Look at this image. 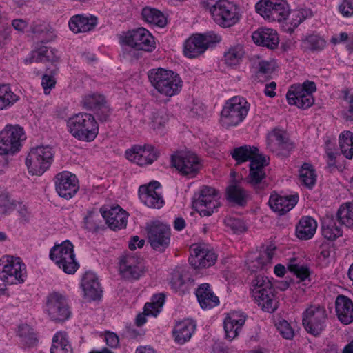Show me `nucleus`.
Returning a JSON list of instances; mask_svg holds the SVG:
<instances>
[{
    "instance_id": "28",
    "label": "nucleus",
    "mask_w": 353,
    "mask_h": 353,
    "mask_svg": "<svg viewBox=\"0 0 353 353\" xmlns=\"http://www.w3.org/2000/svg\"><path fill=\"white\" fill-rule=\"evenodd\" d=\"M81 287L83 296L88 301L96 300L101 296V289L95 273L88 271L82 276Z\"/></svg>"
},
{
    "instance_id": "52",
    "label": "nucleus",
    "mask_w": 353,
    "mask_h": 353,
    "mask_svg": "<svg viewBox=\"0 0 353 353\" xmlns=\"http://www.w3.org/2000/svg\"><path fill=\"white\" fill-rule=\"evenodd\" d=\"M227 194L230 200L241 204L246 199V192L237 185H231L227 190Z\"/></svg>"
},
{
    "instance_id": "47",
    "label": "nucleus",
    "mask_w": 353,
    "mask_h": 353,
    "mask_svg": "<svg viewBox=\"0 0 353 353\" xmlns=\"http://www.w3.org/2000/svg\"><path fill=\"white\" fill-rule=\"evenodd\" d=\"M325 41L318 35L312 34L305 37L301 42V48L305 51H315L323 49Z\"/></svg>"
},
{
    "instance_id": "43",
    "label": "nucleus",
    "mask_w": 353,
    "mask_h": 353,
    "mask_svg": "<svg viewBox=\"0 0 353 353\" xmlns=\"http://www.w3.org/2000/svg\"><path fill=\"white\" fill-rule=\"evenodd\" d=\"M81 103L88 110H96L103 107L105 98L98 93H88L83 96Z\"/></svg>"
},
{
    "instance_id": "27",
    "label": "nucleus",
    "mask_w": 353,
    "mask_h": 353,
    "mask_svg": "<svg viewBox=\"0 0 353 353\" xmlns=\"http://www.w3.org/2000/svg\"><path fill=\"white\" fill-rule=\"evenodd\" d=\"M297 194L292 195H281L276 192L272 193L269 198L270 208L279 214H283L291 210L297 203Z\"/></svg>"
},
{
    "instance_id": "10",
    "label": "nucleus",
    "mask_w": 353,
    "mask_h": 353,
    "mask_svg": "<svg viewBox=\"0 0 353 353\" xmlns=\"http://www.w3.org/2000/svg\"><path fill=\"white\" fill-rule=\"evenodd\" d=\"M249 108L250 105L243 97L235 96L228 99L221 114L222 125L231 127L239 125L247 116Z\"/></svg>"
},
{
    "instance_id": "57",
    "label": "nucleus",
    "mask_w": 353,
    "mask_h": 353,
    "mask_svg": "<svg viewBox=\"0 0 353 353\" xmlns=\"http://www.w3.org/2000/svg\"><path fill=\"white\" fill-rule=\"evenodd\" d=\"M170 283L171 288L175 292H182L185 289V283L183 279V275L178 271L172 274Z\"/></svg>"
},
{
    "instance_id": "64",
    "label": "nucleus",
    "mask_w": 353,
    "mask_h": 353,
    "mask_svg": "<svg viewBox=\"0 0 353 353\" xmlns=\"http://www.w3.org/2000/svg\"><path fill=\"white\" fill-rule=\"evenodd\" d=\"M144 240L140 239L137 236H133L129 241V248L131 250H134L137 248H141L144 245Z\"/></svg>"
},
{
    "instance_id": "1",
    "label": "nucleus",
    "mask_w": 353,
    "mask_h": 353,
    "mask_svg": "<svg viewBox=\"0 0 353 353\" xmlns=\"http://www.w3.org/2000/svg\"><path fill=\"white\" fill-rule=\"evenodd\" d=\"M68 132L80 141L92 142L99 134V124L94 117L86 112H79L66 120Z\"/></svg>"
},
{
    "instance_id": "61",
    "label": "nucleus",
    "mask_w": 353,
    "mask_h": 353,
    "mask_svg": "<svg viewBox=\"0 0 353 353\" xmlns=\"http://www.w3.org/2000/svg\"><path fill=\"white\" fill-rule=\"evenodd\" d=\"M12 205L7 192L0 190V210L2 212H7L12 208Z\"/></svg>"
},
{
    "instance_id": "8",
    "label": "nucleus",
    "mask_w": 353,
    "mask_h": 353,
    "mask_svg": "<svg viewBox=\"0 0 353 353\" xmlns=\"http://www.w3.org/2000/svg\"><path fill=\"white\" fill-rule=\"evenodd\" d=\"M27 278L26 265L19 257L10 255L0 259V279L8 285L23 283Z\"/></svg>"
},
{
    "instance_id": "5",
    "label": "nucleus",
    "mask_w": 353,
    "mask_h": 353,
    "mask_svg": "<svg viewBox=\"0 0 353 353\" xmlns=\"http://www.w3.org/2000/svg\"><path fill=\"white\" fill-rule=\"evenodd\" d=\"M26 139L24 128L18 124H7L0 130V156L12 157L19 153Z\"/></svg>"
},
{
    "instance_id": "14",
    "label": "nucleus",
    "mask_w": 353,
    "mask_h": 353,
    "mask_svg": "<svg viewBox=\"0 0 353 353\" xmlns=\"http://www.w3.org/2000/svg\"><path fill=\"white\" fill-rule=\"evenodd\" d=\"M45 312L54 321H64L71 315L65 296L57 292L51 293L48 296Z\"/></svg>"
},
{
    "instance_id": "11",
    "label": "nucleus",
    "mask_w": 353,
    "mask_h": 353,
    "mask_svg": "<svg viewBox=\"0 0 353 353\" xmlns=\"http://www.w3.org/2000/svg\"><path fill=\"white\" fill-rule=\"evenodd\" d=\"M316 90V85L313 81H306L302 84L293 85L290 86L286 94L288 103L299 108H308L314 102L312 94Z\"/></svg>"
},
{
    "instance_id": "63",
    "label": "nucleus",
    "mask_w": 353,
    "mask_h": 353,
    "mask_svg": "<svg viewBox=\"0 0 353 353\" xmlns=\"http://www.w3.org/2000/svg\"><path fill=\"white\" fill-rule=\"evenodd\" d=\"M104 340L106 344L111 347H116L119 345V337L112 332H107L104 334Z\"/></svg>"
},
{
    "instance_id": "62",
    "label": "nucleus",
    "mask_w": 353,
    "mask_h": 353,
    "mask_svg": "<svg viewBox=\"0 0 353 353\" xmlns=\"http://www.w3.org/2000/svg\"><path fill=\"white\" fill-rule=\"evenodd\" d=\"M18 335L21 338L22 341L28 343L32 339L31 328L27 325H22L19 327Z\"/></svg>"
},
{
    "instance_id": "30",
    "label": "nucleus",
    "mask_w": 353,
    "mask_h": 353,
    "mask_svg": "<svg viewBox=\"0 0 353 353\" xmlns=\"http://www.w3.org/2000/svg\"><path fill=\"white\" fill-rule=\"evenodd\" d=\"M108 226L112 230L121 229L126 226L128 213L119 205L101 212Z\"/></svg>"
},
{
    "instance_id": "53",
    "label": "nucleus",
    "mask_w": 353,
    "mask_h": 353,
    "mask_svg": "<svg viewBox=\"0 0 353 353\" xmlns=\"http://www.w3.org/2000/svg\"><path fill=\"white\" fill-rule=\"evenodd\" d=\"M224 223L234 234H241L247 230V226L244 221L239 218L226 217L224 219Z\"/></svg>"
},
{
    "instance_id": "6",
    "label": "nucleus",
    "mask_w": 353,
    "mask_h": 353,
    "mask_svg": "<svg viewBox=\"0 0 353 353\" xmlns=\"http://www.w3.org/2000/svg\"><path fill=\"white\" fill-rule=\"evenodd\" d=\"M209 12L214 22L221 28H230L241 18L240 7L229 0H218L210 7Z\"/></svg>"
},
{
    "instance_id": "21",
    "label": "nucleus",
    "mask_w": 353,
    "mask_h": 353,
    "mask_svg": "<svg viewBox=\"0 0 353 353\" xmlns=\"http://www.w3.org/2000/svg\"><path fill=\"white\" fill-rule=\"evenodd\" d=\"M148 236L151 246L161 252L169 245L170 228L166 224L154 222L149 226Z\"/></svg>"
},
{
    "instance_id": "55",
    "label": "nucleus",
    "mask_w": 353,
    "mask_h": 353,
    "mask_svg": "<svg viewBox=\"0 0 353 353\" xmlns=\"http://www.w3.org/2000/svg\"><path fill=\"white\" fill-rule=\"evenodd\" d=\"M199 34L205 50L209 48L215 46L221 41V37L219 34L212 31Z\"/></svg>"
},
{
    "instance_id": "13",
    "label": "nucleus",
    "mask_w": 353,
    "mask_h": 353,
    "mask_svg": "<svg viewBox=\"0 0 353 353\" xmlns=\"http://www.w3.org/2000/svg\"><path fill=\"white\" fill-rule=\"evenodd\" d=\"M119 271L125 279L138 280L145 274L148 268L141 257L126 254L119 259Z\"/></svg>"
},
{
    "instance_id": "18",
    "label": "nucleus",
    "mask_w": 353,
    "mask_h": 353,
    "mask_svg": "<svg viewBox=\"0 0 353 353\" xmlns=\"http://www.w3.org/2000/svg\"><path fill=\"white\" fill-rule=\"evenodd\" d=\"M123 42L137 50L152 52L155 48L154 37L143 28L127 32L123 38Z\"/></svg>"
},
{
    "instance_id": "49",
    "label": "nucleus",
    "mask_w": 353,
    "mask_h": 353,
    "mask_svg": "<svg viewBox=\"0 0 353 353\" xmlns=\"http://www.w3.org/2000/svg\"><path fill=\"white\" fill-rule=\"evenodd\" d=\"M290 23L291 27L290 29L296 28L302 21L312 15V12L310 9L300 8L292 10L290 12Z\"/></svg>"
},
{
    "instance_id": "23",
    "label": "nucleus",
    "mask_w": 353,
    "mask_h": 353,
    "mask_svg": "<svg viewBox=\"0 0 353 353\" xmlns=\"http://www.w3.org/2000/svg\"><path fill=\"white\" fill-rule=\"evenodd\" d=\"M267 145L279 156H286L294 147L286 132L280 130H274L268 134Z\"/></svg>"
},
{
    "instance_id": "9",
    "label": "nucleus",
    "mask_w": 353,
    "mask_h": 353,
    "mask_svg": "<svg viewBox=\"0 0 353 353\" xmlns=\"http://www.w3.org/2000/svg\"><path fill=\"white\" fill-rule=\"evenodd\" d=\"M50 259L65 273L74 274L79 268L73 244L65 240L54 245L50 251Z\"/></svg>"
},
{
    "instance_id": "24",
    "label": "nucleus",
    "mask_w": 353,
    "mask_h": 353,
    "mask_svg": "<svg viewBox=\"0 0 353 353\" xmlns=\"http://www.w3.org/2000/svg\"><path fill=\"white\" fill-rule=\"evenodd\" d=\"M216 259L215 253L205 246L194 245L191 248V255L189 261L194 268H208L214 264Z\"/></svg>"
},
{
    "instance_id": "41",
    "label": "nucleus",
    "mask_w": 353,
    "mask_h": 353,
    "mask_svg": "<svg viewBox=\"0 0 353 353\" xmlns=\"http://www.w3.org/2000/svg\"><path fill=\"white\" fill-rule=\"evenodd\" d=\"M143 20L150 24L163 27L167 23L166 17L159 10L150 7L144 8L142 10Z\"/></svg>"
},
{
    "instance_id": "45",
    "label": "nucleus",
    "mask_w": 353,
    "mask_h": 353,
    "mask_svg": "<svg viewBox=\"0 0 353 353\" xmlns=\"http://www.w3.org/2000/svg\"><path fill=\"white\" fill-rule=\"evenodd\" d=\"M244 50L241 46H235L229 48L224 55L225 64L235 66L241 63L244 56Z\"/></svg>"
},
{
    "instance_id": "60",
    "label": "nucleus",
    "mask_w": 353,
    "mask_h": 353,
    "mask_svg": "<svg viewBox=\"0 0 353 353\" xmlns=\"http://www.w3.org/2000/svg\"><path fill=\"white\" fill-rule=\"evenodd\" d=\"M339 12L345 17L353 16V0H342L338 6Z\"/></svg>"
},
{
    "instance_id": "37",
    "label": "nucleus",
    "mask_w": 353,
    "mask_h": 353,
    "mask_svg": "<svg viewBox=\"0 0 353 353\" xmlns=\"http://www.w3.org/2000/svg\"><path fill=\"white\" fill-rule=\"evenodd\" d=\"M317 229V223L311 216L302 217L296 228V236L301 240L313 237Z\"/></svg>"
},
{
    "instance_id": "59",
    "label": "nucleus",
    "mask_w": 353,
    "mask_h": 353,
    "mask_svg": "<svg viewBox=\"0 0 353 353\" xmlns=\"http://www.w3.org/2000/svg\"><path fill=\"white\" fill-rule=\"evenodd\" d=\"M276 63L273 59L260 60L258 63L259 71L264 74H270L274 72Z\"/></svg>"
},
{
    "instance_id": "15",
    "label": "nucleus",
    "mask_w": 353,
    "mask_h": 353,
    "mask_svg": "<svg viewBox=\"0 0 353 353\" xmlns=\"http://www.w3.org/2000/svg\"><path fill=\"white\" fill-rule=\"evenodd\" d=\"M172 164L182 174L189 177L194 176L201 168V163L197 155L191 151H179L171 158Z\"/></svg>"
},
{
    "instance_id": "4",
    "label": "nucleus",
    "mask_w": 353,
    "mask_h": 353,
    "mask_svg": "<svg viewBox=\"0 0 353 353\" xmlns=\"http://www.w3.org/2000/svg\"><path fill=\"white\" fill-rule=\"evenodd\" d=\"M250 294L254 301L265 312H273L278 307V301L270 281L265 276H257L252 280Z\"/></svg>"
},
{
    "instance_id": "2",
    "label": "nucleus",
    "mask_w": 353,
    "mask_h": 353,
    "mask_svg": "<svg viewBox=\"0 0 353 353\" xmlns=\"http://www.w3.org/2000/svg\"><path fill=\"white\" fill-rule=\"evenodd\" d=\"M148 77L154 89L166 97L178 94L183 87V81L179 74L170 70L154 68L148 71Z\"/></svg>"
},
{
    "instance_id": "35",
    "label": "nucleus",
    "mask_w": 353,
    "mask_h": 353,
    "mask_svg": "<svg viewBox=\"0 0 353 353\" xmlns=\"http://www.w3.org/2000/svg\"><path fill=\"white\" fill-rule=\"evenodd\" d=\"M335 310L339 320L345 325L353 322V303L348 297L340 295L335 301Z\"/></svg>"
},
{
    "instance_id": "33",
    "label": "nucleus",
    "mask_w": 353,
    "mask_h": 353,
    "mask_svg": "<svg viewBox=\"0 0 353 353\" xmlns=\"http://www.w3.org/2000/svg\"><path fill=\"white\" fill-rule=\"evenodd\" d=\"M196 324L190 319L177 322L172 330L174 341L179 345H183L189 341L194 330Z\"/></svg>"
},
{
    "instance_id": "31",
    "label": "nucleus",
    "mask_w": 353,
    "mask_h": 353,
    "mask_svg": "<svg viewBox=\"0 0 353 353\" xmlns=\"http://www.w3.org/2000/svg\"><path fill=\"white\" fill-rule=\"evenodd\" d=\"M273 256L274 251L272 250H268L263 252H250L247 256L245 265L251 272H257L271 263Z\"/></svg>"
},
{
    "instance_id": "12",
    "label": "nucleus",
    "mask_w": 353,
    "mask_h": 353,
    "mask_svg": "<svg viewBox=\"0 0 353 353\" xmlns=\"http://www.w3.org/2000/svg\"><path fill=\"white\" fill-rule=\"evenodd\" d=\"M255 10L265 20L281 22L290 14L286 0H260L255 5Z\"/></svg>"
},
{
    "instance_id": "58",
    "label": "nucleus",
    "mask_w": 353,
    "mask_h": 353,
    "mask_svg": "<svg viewBox=\"0 0 353 353\" xmlns=\"http://www.w3.org/2000/svg\"><path fill=\"white\" fill-rule=\"evenodd\" d=\"M56 83V79L53 75L43 74L42 76L41 84L46 95L49 94L55 88Z\"/></svg>"
},
{
    "instance_id": "39",
    "label": "nucleus",
    "mask_w": 353,
    "mask_h": 353,
    "mask_svg": "<svg viewBox=\"0 0 353 353\" xmlns=\"http://www.w3.org/2000/svg\"><path fill=\"white\" fill-rule=\"evenodd\" d=\"M50 353H73L68 335L65 332L59 331L54 334Z\"/></svg>"
},
{
    "instance_id": "51",
    "label": "nucleus",
    "mask_w": 353,
    "mask_h": 353,
    "mask_svg": "<svg viewBox=\"0 0 353 353\" xmlns=\"http://www.w3.org/2000/svg\"><path fill=\"white\" fill-rule=\"evenodd\" d=\"M322 234L325 239L333 241L342 236V231L334 222L329 221L323 223Z\"/></svg>"
},
{
    "instance_id": "29",
    "label": "nucleus",
    "mask_w": 353,
    "mask_h": 353,
    "mask_svg": "<svg viewBox=\"0 0 353 353\" xmlns=\"http://www.w3.org/2000/svg\"><path fill=\"white\" fill-rule=\"evenodd\" d=\"M60 61L59 52L52 48L42 46L33 50L24 60L26 63L50 62L56 65Z\"/></svg>"
},
{
    "instance_id": "38",
    "label": "nucleus",
    "mask_w": 353,
    "mask_h": 353,
    "mask_svg": "<svg viewBox=\"0 0 353 353\" xmlns=\"http://www.w3.org/2000/svg\"><path fill=\"white\" fill-rule=\"evenodd\" d=\"M205 52L203 43L199 34H193L184 43L183 54L188 58H196Z\"/></svg>"
},
{
    "instance_id": "3",
    "label": "nucleus",
    "mask_w": 353,
    "mask_h": 353,
    "mask_svg": "<svg viewBox=\"0 0 353 353\" xmlns=\"http://www.w3.org/2000/svg\"><path fill=\"white\" fill-rule=\"evenodd\" d=\"M232 157L238 163L250 161L249 182L255 185L260 183L265 176L264 167L267 164L263 156L254 147L248 145L235 148L231 152Z\"/></svg>"
},
{
    "instance_id": "54",
    "label": "nucleus",
    "mask_w": 353,
    "mask_h": 353,
    "mask_svg": "<svg viewBox=\"0 0 353 353\" xmlns=\"http://www.w3.org/2000/svg\"><path fill=\"white\" fill-rule=\"evenodd\" d=\"M342 93L343 99L347 103L348 106L342 111L341 115L346 121H353V93L347 90H344Z\"/></svg>"
},
{
    "instance_id": "46",
    "label": "nucleus",
    "mask_w": 353,
    "mask_h": 353,
    "mask_svg": "<svg viewBox=\"0 0 353 353\" xmlns=\"http://www.w3.org/2000/svg\"><path fill=\"white\" fill-rule=\"evenodd\" d=\"M339 221L347 228H353V203L341 205L337 212Z\"/></svg>"
},
{
    "instance_id": "17",
    "label": "nucleus",
    "mask_w": 353,
    "mask_h": 353,
    "mask_svg": "<svg viewBox=\"0 0 353 353\" xmlns=\"http://www.w3.org/2000/svg\"><path fill=\"white\" fill-rule=\"evenodd\" d=\"M326 312L319 305H310L303 313V325L306 331L314 336L320 334L325 327Z\"/></svg>"
},
{
    "instance_id": "42",
    "label": "nucleus",
    "mask_w": 353,
    "mask_h": 353,
    "mask_svg": "<svg viewBox=\"0 0 353 353\" xmlns=\"http://www.w3.org/2000/svg\"><path fill=\"white\" fill-rule=\"evenodd\" d=\"M316 174L313 166L309 163H304L299 170V179L301 183L308 188H311L316 181Z\"/></svg>"
},
{
    "instance_id": "32",
    "label": "nucleus",
    "mask_w": 353,
    "mask_h": 353,
    "mask_svg": "<svg viewBox=\"0 0 353 353\" xmlns=\"http://www.w3.org/2000/svg\"><path fill=\"white\" fill-rule=\"evenodd\" d=\"M97 23V19L92 15L77 14L68 22L70 30L74 33L87 32L92 30Z\"/></svg>"
},
{
    "instance_id": "40",
    "label": "nucleus",
    "mask_w": 353,
    "mask_h": 353,
    "mask_svg": "<svg viewBox=\"0 0 353 353\" xmlns=\"http://www.w3.org/2000/svg\"><path fill=\"white\" fill-rule=\"evenodd\" d=\"M20 99L8 85H0V110H7Z\"/></svg>"
},
{
    "instance_id": "22",
    "label": "nucleus",
    "mask_w": 353,
    "mask_h": 353,
    "mask_svg": "<svg viewBox=\"0 0 353 353\" xmlns=\"http://www.w3.org/2000/svg\"><path fill=\"white\" fill-rule=\"evenodd\" d=\"M126 158L140 166L152 164L158 157L155 149L149 145H136L125 151Z\"/></svg>"
},
{
    "instance_id": "19",
    "label": "nucleus",
    "mask_w": 353,
    "mask_h": 353,
    "mask_svg": "<svg viewBox=\"0 0 353 353\" xmlns=\"http://www.w3.org/2000/svg\"><path fill=\"white\" fill-rule=\"evenodd\" d=\"M54 183L56 192L59 196L66 200L74 197L79 189V181L76 175L68 171L57 174Z\"/></svg>"
},
{
    "instance_id": "34",
    "label": "nucleus",
    "mask_w": 353,
    "mask_h": 353,
    "mask_svg": "<svg viewBox=\"0 0 353 353\" xmlns=\"http://www.w3.org/2000/svg\"><path fill=\"white\" fill-rule=\"evenodd\" d=\"M164 301V296L162 294L154 295L151 299V301L145 305L143 312L137 316V325L141 326L145 324L146 316H157L161 310Z\"/></svg>"
},
{
    "instance_id": "20",
    "label": "nucleus",
    "mask_w": 353,
    "mask_h": 353,
    "mask_svg": "<svg viewBox=\"0 0 353 353\" xmlns=\"http://www.w3.org/2000/svg\"><path fill=\"white\" fill-rule=\"evenodd\" d=\"M139 197L141 202L148 208L159 209L164 205L161 185L157 181L141 185L139 188Z\"/></svg>"
},
{
    "instance_id": "26",
    "label": "nucleus",
    "mask_w": 353,
    "mask_h": 353,
    "mask_svg": "<svg viewBox=\"0 0 353 353\" xmlns=\"http://www.w3.org/2000/svg\"><path fill=\"white\" fill-rule=\"evenodd\" d=\"M246 321V315L240 311H232L228 313L223 321L225 338L232 341L239 334Z\"/></svg>"
},
{
    "instance_id": "56",
    "label": "nucleus",
    "mask_w": 353,
    "mask_h": 353,
    "mask_svg": "<svg viewBox=\"0 0 353 353\" xmlns=\"http://www.w3.org/2000/svg\"><path fill=\"white\" fill-rule=\"evenodd\" d=\"M276 328L280 334L285 339H292L294 336V329L285 320H280L276 323Z\"/></svg>"
},
{
    "instance_id": "7",
    "label": "nucleus",
    "mask_w": 353,
    "mask_h": 353,
    "mask_svg": "<svg viewBox=\"0 0 353 353\" xmlns=\"http://www.w3.org/2000/svg\"><path fill=\"white\" fill-rule=\"evenodd\" d=\"M53 159L54 151L51 147L39 145L30 150L25 164L29 174L41 176L50 168Z\"/></svg>"
},
{
    "instance_id": "25",
    "label": "nucleus",
    "mask_w": 353,
    "mask_h": 353,
    "mask_svg": "<svg viewBox=\"0 0 353 353\" xmlns=\"http://www.w3.org/2000/svg\"><path fill=\"white\" fill-rule=\"evenodd\" d=\"M252 40L258 46L276 49L279 43V36L273 28L260 27L252 33Z\"/></svg>"
},
{
    "instance_id": "16",
    "label": "nucleus",
    "mask_w": 353,
    "mask_h": 353,
    "mask_svg": "<svg viewBox=\"0 0 353 353\" xmlns=\"http://www.w3.org/2000/svg\"><path fill=\"white\" fill-rule=\"evenodd\" d=\"M194 208L201 216L212 215L220 205L217 191L209 186H203L200 191L199 199L194 202Z\"/></svg>"
},
{
    "instance_id": "48",
    "label": "nucleus",
    "mask_w": 353,
    "mask_h": 353,
    "mask_svg": "<svg viewBox=\"0 0 353 353\" xmlns=\"http://www.w3.org/2000/svg\"><path fill=\"white\" fill-rule=\"evenodd\" d=\"M288 268L291 272H293L301 281H305L310 276L308 268L301 264L296 259H290Z\"/></svg>"
},
{
    "instance_id": "36",
    "label": "nucleus",
    "mask_w": 353,
    "mask_h": 353,
    "mask_svg": "<svg viewBox=\"0 0 353 353\" xmlns=\"http://www.w3.org/2000/svg\"><path fill=\"white\" fill-rule=\"evenodd\" d=\"M196 295L201 307L210 309L219 305V298L213 293L208 283L201 284L196 292Z\"/></svg>"
},
{
    "instance_id": "50",
    "label": "nucleus",
    "mask_w": 353,
    "mask_h": 353,
    "mask_svg": "<svg viewBox=\"0 0 353 353\" xmlns=\"http://www.w3.org/2000/svg\"><path fill=\"white\" fill-rule=\"evenodd\" d=\"M168 121V117L163 112L153 113L149 119L148 124L157 133H161Z\"/></svg>"
},
{
    "instance_id": "44",
    "label": "nucleus",
    "mask_w": 353,
    "mask_h": 353,
    "mask_svg": "<svg viewBox=\"0 0 353 353\" xmlns=\"http://www.w3.org/2000/svg\"><path fill=\"white\" fill-rule=\"evenodd\" d=\"M339 145L342 154L347 159L353 157V132L345 131L339 136Z\"/></svg>"
}]
</instances>
